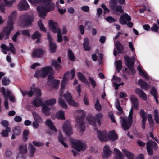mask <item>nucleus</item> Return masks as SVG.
<instances>
[{
  "label": "nucleus",
  "mask_w": 159,
  "mask_h": 159,
  "mask_svg": "<svg viewBox=\"0 0 159 159\" xmlns=\"http://www.w3.org/2000/svg\"><path fill=\"white\" fill-rule=\"evenodd\" d=\"M16 11H14L11 13L10 16H9L7 25L4 28L3 33L10 34L13 29L14 20L16 17Z\"/></svg>",
  "instance_id": "1"
},
{
  "label": "nucleus",
  "mask_w": 159,
  "mask_h": 159,
  "mask_svg": "<svg viewBox=\"0 0 159 159\" xmlns=\"http://www.w3.org/2000/svg\"><path fill=\"white\" fill-rule=\"evenodd\" d=\"M49 25L50 29L53 33L57 32V41L58 42H61L63 41L62 36L61 34L60 28L58 26V24L56 22H54L52 20H49Z\"/></svg>",
  "instance_id": "2"
},
{
  "label": "nucleus",
  "mask_w": 159,
  "mask_h": 159,
  "mask_svg": "<svg viewBox=\"0 0 159 159\" xmlns=\"http://www.w3.org/2000/svg\"><path fill=\"white\" fill-rule=\"evenodd\" d=\"M52 68L50 66L45 67L42 68L40 70H37L34 75V76L37 78L40 77L44 78L47 76L48 74L52 73Z\"/></svg>",
  "instance_id": "3"
},
{
  "label": "nucleus",
  "mask_w": 159,
  "mask_h": 159,
  "mask_svg": "<svg viewBox=\"0 0 159 159\" xmlns=\"http://www.w3.org/2000/svg\"><path fill=\"white\" fill-rule=\"evenodd\" d=\"M103 115L102 113H100L97 114L94 117L92 115H89L87 117V120L89 123L93 126H96V122L100 125H101V121L102 120Z\"/></svg>",
  "instance_id": "4"
},
{
  "label": "nucleus",
  "mask_w": 159,
  "mask_h": 159,
  "mask_svg": "<svg viewBox=\"0 0 159 159\" xmlns=\"http://www.w3.org/2000/svg\"><path fill=\"white\" fill-rule=\"evenodd\" d=\"M34 18L32 14H25L21 16L22 22L27 27L31 26L34 22Z\"/></svg>",
  "instance_id": "5"
},
{
  "label": "nucleus",
  "mask_w": 159,
  "mask_h": 159,
  "mask_svg": "<svg viewBox=\"0 0 159 159\" xmlns=\"http://www.w3.org/2000/svg\"><path fill=\"white\" fill-rule=\"evenodd\" d=\"M131 17L128 14H123L120 18L119 22L122 25H125L127 24L128 27L132 28L133 26V24L131 22H129L131 20Z\"/></svg>",
  "instance_id": "6"
},
{
  "label": "nucleus",
  "mask_w": 159,
  "mask_h": 159,
  "mask_svg": "<svg viewBox=\"0 0 159 159\" xmlns=\"http://www.w3.org/2000/svg\"><path fill=\"white\" fill-rule=\"evenodd\" d=\"M125 64L128 68L133 74L135 73V70L134 68L135 58L134 57L130 58L128 56H124Z\"/></svg>",
  "instance_id": "7"
},
{
  "label": "nucleus",
  "mask_w": 159,
  "mask_h": 159,
  "mask_svg": "<svg viewBox=\"0 0 159 159\" xmlns=\"http://www.w3.org/2000/svg\"><path fill=\"white\" fill-rule=\"evenodd\" d=\"M110 7L111 10L116 11L117 15H120L124 12V10L120 5H117V0H111Z\"/></svg>",
  "instance_id": "8"
},
{
  "label": "nucleus",
  "mask_w": 159,
  "mask_h": 159,
  "mask_svg": "<svg viewBox=\"0 0 159 159\" xmlns=\"http://www.w3.org/2000/svg\"><path fill=\"white\" fill-rule=\"evenodd\" d=\"M81 111L82 113V115L80 116L77 117L76 120L77 125L80 127V131L82 132H84L85 130V122L84 121L85 114L83 111L81 110Z\"/></svg>",
  "instance_id": "9"
},
{
  "label": "nucleus",
  "mask_w": 159,
  "mask_h": 159,
  "mask_svg": "<svg viewBox=\"0 0 159 159\" xmlns=\"http://www.w3.org/2000/svg\"><path fill=\"white\" fill-rule=\"evenodd\" d=\"M120 122L122 127L124 130L129 129L131 127L133 122V120H130L127 118L120 116Z\"/></svg>",
  "instance_id": "10"
},
{
  "label": "nucleus",
  "mask_w": 159,
  "mask_h": 159,
  "mask_svg": "<svg viewBox=\"0 0 159 159\" xmlns=\"http://www.w3.org/2000/svg\"><path fill=\"white\" fill-rule=\"evenodd\" d=\"M157 144L152 140H149L146 143V148L148 153L152 156L153 154V151L152 149L156 150L157 148Z\"/></svg>",
  "instance_id": "11"
},
{
  "label": "nucleus",
  "mask_w": 159,
  "mask_h": 159,
  "mask_svg": "<svg viewBox=\"0 0 159 159\" xmlns=\"http://www.w3.org/2000/svg\"><path fill=\"white\" fill-rule=\"evenodd\" d=\"M72 143V147L77 151H83L86 148V145L80 141H73Z\"/></svg>",
  "instance_id": "12"
},
{
  "label": "nucleus",
  "mask_w": 159,
  "mask_h": 159,
  "mask_svg": "<svg viewBox=\"0 0 159 159\" xmlns=\"http://www.w3.org/2000/svg\"><path fill=\"white\" fill-rule=\"evenodd\" d=\"M47 37L49 42V49L51 53H54L56 52L57 48V45L53 41V39L49 33H47Z\"/></svg>",
  "instance_id": "13"
},
{
  "label": "nucleus",
  "mask_w": 159,
  "mask_h": 159,
  "mask_svg": "<svg viewBox=\"0 0 159 159\" xmlns=\"http://www.w3.org/2000/svg\"><path fill=\"white\" fill-rule=\"evenodd\" d=\"M64 97L69 105L75 107L78 106V103L73 100L71 94L68 92L64 94Z\"/></svg>",
  "instance_id": "14"
},
{
  "label": "nucleus",
  "mask_w": 159,
  "mask_h": 159,
  "mask_svg": "<svg viewBox=\"0 0 159 159\" xmlns=\"http://www.w3.org/2000/svg\"><path fill=\"white\" fill-rule=\"evenodd\" d=\"M63 129L64 132L67 136H70L73 132L70 124L68 122L66 121L63 126Z\"/></svg>",
  "instance_id": "15"
},
{
  "label": "nucleus",
  "mask_w": 159,
  "mask_h": 159,
  "mask_svg": "<svg viewBox=\"0 0 159 159\" xmlns=\"http://www.w3.org/2000/svg\"><path fill=\"white\" fill-rule=\"evenodd\" d=\"M18 9L21 11H26L30 9V6L26 0L21 1L18 5Z\"/></svg>",
  "instance_id": "16"
},
{
  "label": "nucleus",
  "mask_w": 159,
  "mask_h": 159,
  "mask_svg": "<svg viewBox=\"0 0 159 159\" xmlns=\"http://www.w3.org/2000/svg\"><path fill=\"white\" fill-rule=\"evenodd\" d=\"M97 133L98 137L101 141L103 142L107 140V132L106 130H103L102 131L97 130Z\"/></svg>",
  "instance_id": "17"
},
{
  "label": "nucleus",
  "mask_w": 159,
  "mask_h": 159,
  "mask_svg": "<svg viewBox=\"0 0 159 159\" xmlns=\"http://www.w3.org/2000/svg\"><path fill=\"white\" fill-rule=\"evenodd\" d=\"M45 51L42 48H36L34 50L33 56L34 57L40 58L44 54Z\"/></svg>",
  "instance_id": "18"
},
{
  "label": "nucleus",
  "mask_w": 159,
  "mask_h": 159,
  "mask_svg": "<svg viewBox=\"0 0 159 159\" xmlns=\"http://www.w3.org/2000/svg\"><path fill=\"white\" fill-rule=\"evenodd\" d=\"M37 9L39 17L44 18L46 16V13L48 12L47 11L46 7L44 6H39L37 7Z\"/></svg>",
  "instance_id": "19"
},
{
  "label": "nucleus",
  "mask_w": 159,
  "mask_h": 159,
  "mask_svg": "<svg viewBox=\"0 0 159 159\" xmlns=\"http://www.w3.org/2000/svg\"><path fill=\"white\" fill-rule=\"evenodd\" d=\"M103 153L102 157L104 158H107L109 157L112 154V152L110 149V147L106 145L103 148Z\"/></svg>",
  "instance_id": "20"
},
{
  "label": "nucleus",
  "mask_w": 159,
  "mask_h": 159,
  "mask_svg": "<svg viewBox=\"0 0 159 159\" xmlns=\"http://www.w3.org/2000/svg\"><path fill=\"white\" fill-rule=\"evenodd\" d=\"M118 136L114 130L110 131L107 136V139L112 141H115L118 139Z\"/></svg>",
  "instance_id": "21"
},
{
  "label": "nucleus",
  "mask_w": 159,
  "mask_h": 159,
  "mask_svg": "<svg viewBox=\"0 0 159 159\" xmlns=\"http://www.w3.org/2000/svg\"><path fill=\"white\" fill-rule=\"evenodd\" d=\"M135 92L138 96L144 101L147 99L146 94L140 89L137 88L135 89Z\"/></svg>",
  "instance_id": "22"
},
{
  "label": "nucleus",
  "mask_w": 159,
  "mask_h": 159,
  "mask_svg": "<svg viewBox=\"0 0 159 159\" xmlns=\"http://www.w3.org/2000/svg\"><path fill=\"white\" fill-rule=\"evenodd\" d=\"M48 84L51 85L52 87L55 89H57L60 83L59 80L54 79L52 80H48L47 81Z\"/></svg>",
  "instance_id": "23"
},
{
  "label": "nucleus",
  "mask_w": 159,
  "mask_h": 159,
  "mask_svg": "<svg viewBox=\"0 0 159 159\" xmlns=\"http://www.w3.org/2000/svg\"><path fill=\"white\" fill-rule=\"evenodd\" d=\"M19 154L24 155L27 152V145L25 144H20L18 148Z\"/></svg>",
  "instance_id": "24"
},
{
  "label": "nucleus",
  "mask_w": 159,
  "mask_h": 159,
  "mask_svg": "<svg viewBox=\"0 0 159 159\" xmlns=\"http://www.w3.org/2000/svg\"><path fill=\"white\" fill-rule=\"evenodd\" d=\"M46 125L48 126L51 130L55 132H57L56 128L54 125L52 121L50 119H48L45 122Z\"/></svg>",
  "instance_id": "25"
},
{
  "label": "nucleus",
  "mask_w": 159,
  "mask_h": 159,
  "mask_svg": "<svg viewBox=\"0 0 159 159\" xmlns=\"http://www.w3.org/2000/svg\"><path fill=\"white\" fill-rule=\"evenodd\" d=\"M78 77L79 79L83 83L86 84L87 85L90 86V84L89 83L87 80L86 79L85 77L83 75L81 72L78 73Z\"/></svg>",
  "instance_id": "26"
},
{
  "label": "nucleus",
  "mask_w": 159,
  "mask_h": 159,
  "mask_svg": "<svg viewBox=\"0 0 159 159\" xmlns=\"http://www.w3.org/2000/svg\"><path fill=\"white\" fill-rule=\"evenodd\" d=\"M139 83L140 85L141 88L146 90H148L149 88V85L143 80L140 79L139 80Z\"/></svg>",
  "instance_id": "27"
},
{
  "label": "nucleus",
  "mask_w": 159,
  "mask_h": 159,
  "mask_svg": "<svg viewBox=\"0 0 159 159\" xmlns=\"http://www.w3.org/2000/svg\"><path fill=\"white\" fill-rule=\"evenodd\" d=\"M28 148L29 150V156L30 157H32L35 152L36 148L30 143L28 145Z\"/></svg>",
  "instance_id": "28"
},
{
  "label": "nucleus",
  "mask_w": 159,
  "mask_h": 159,
  "mask_svg": "<svg viewBox=\"0 0 159 159\" xmlns=\"http://www.w3.org/2000/svg\"><path fill=\"white\" fill-rule=\"evenodd\" d=\"M122 151L124 153L128 159H134L135 157V155L134 154L126 149H122Z\"/></svg>",
  "instance_id": "29"
},
{
  "label": "nucleus",
  "mask_w": 159,
  "mask_h": 159,
  "mask_svg": "<svg viewBox=\"0 0 159 159\" xmlns=\"http://www.w3.org/2000/svg\"><path fill=\"white\" fill-rule=\"evenodd\" d=\"M130 99L132 103V106L134 108H136L138 106V99L134 95H132L130 96Z\"/></svg>",
  "instance_id": "30"
},
{
  "label": "nucleus",
  "mask_w": 159,
  "mask_h": 159,
  "mask_svg": "<svg viewBox=\"0 0 159 159\" xmlns=\"http://www.w3.org/2000/svg\"><path fill=\"white\" fill-rule=\"evenodd\" d=\"M50 108L46 105L43 104L42 106L41 110L43 113L46 116H48L51 114L50 112Z\"/></svg>",
  "instance_id": "31"
},
{
  "label": "nucleus",
  "mask_w": 159,
  "mask_h": 159,
  "mask_svg": "<svg viewBox=\"0 0 159 159\" xmlns=\"http://www.w3.org/2000/svg\"><path fill=\"white\" fill-rule=\"evenodd\" d=\"M32 104L36 107H38L44 104L42 100L40 99L35 98L32 102Z\"/></svg>",
  "instance_id": "32"
},
{
  "label": "nucleus",
  "mask_w": 159,
  "mask_h": 159,
  "mask_svg": "<svg viewBox=\"0 0 159 159\" xmlns=\"http://www.w3.org/2000/svg\"><path fill=\"white\" fill-rule=\"evenodd\" d=\"M115 45L118 52L120 53H122L124 50L123 45L119 41H117Z\"/></svg>",
  "instance_id": "33"
},
{
  "label": "nucleus",
  "mask_w": 159,
  "mask_h": 159,
  "mask_svg": "<svg viewBox=\"0 0 159 159\" xmlns=\"http://www.w3.org/2000/svg\"><path fill=\"white\" fill-rule=\"evenodd\" d=\"M84 40L83 48L84 50L86 51L90 50V48L88 46L89 44V40L88 38L87 37L84 38Z\"/></svg>",
  "instance_id": "34"
},
{
  "label": "nucleus",
  "mask_w": 159,
  "mask_h": 159,
  "mask_svg": "<svg viewBox=\"0 0 159 159\" xmlns=\"http://www.w3.org/2000/svg\"><path fill=\"white\" fill-rule=\"evenodd\" d=\"M114 152L116 154V159H123L124 157V155L117 148H114Z\"/></svg>",
  "instance_id": "35"
},
{
  "label": "nucleus",
  "mask_w": 159,
  "mask_h": 159,
  "mask_svg": "<svg viewBox=\"0 0 159 159\" xmlns=\"http://www.w3.org/2000/svg\"><path fill=\"white\" fill-rule=\"evenodd\" d=\"M44 6L46 7L47 11L48 12L53 11L55 8L54 4L51 3L45 5Z\"/></svg>",
  "instance_id": "36"
},
{
  "label": "nucleus",
  "mask_w": 159,
  "mask_h": 159,
  "mask_svg": "<svg viewBox=\"0 0 159 159\" xmlns=\"http://www.w3.org/2000/svg\"><path fill=\"white\" fill-rule=\"evenodd\" d=\"M29 131L28 129H25L23 132L22 138L24 142H26L28 139Z\"/></svg>",
  "instance_id": "37"
},
{
  "label": "nucleus",
  "mask_w": 159,
  "mask_h": 159,
  "mask_svg": "<svg viewBox=\"0 0 159 159\" xmlns=\"http://www.w3.org/2000/svg\"><path fill=\"white\" fill-rule=\"evenodd\" d=\"M115 63L116 69L118 72H119L122 67V61L120 60L116 61L115 62Z\"/></svg>",
  "instance_id": "38"
},
{
  "label": "nucleus",
  "mask_w": 159,
  "mask_h": 159,
  "mask_svg": "<svg viewBox=\"0 0 159 159\" xmlns=\"http://www.w3.org/2000/svg\"><path fill=\"white\" fill-rule=\"evenodd\" d=\"M58 141L63 145L64 147L67 148L68 147V145L67 144L64 142V139L61 133H59L58 136Z\"/></svg>",
  "instance_id": "39"
},
{
  "label": "nucleus",
  "mask_w": 159,
  "mask_h": 159,
  "mask_svg": "<svg viewBox=\"0 0 159 159\" xmlns=\"http://www.w3.org/2000/svg\"><path fill=\"white\" fill-rule=\"evenodd\" d=\"M51 65L54 67L56 70H59L61 68V66L58 64L56 60H53L52 61Z\"/></svg>",
  "instance_id": "40"
},
{
  "label": "nucleus",
  "mask_w": 159,
  "mask_h": 159,
  "mask_svg": "<svg viewBox=\"0 0 159 159\" xmlns=\"http://www.w3.org/2000/svg\"><path fill=\"white\" fill-rule=\"evenodd\" d=\"M68 57L69 59L72 61H75V57L74 54L71 49L68 50Z\"/></svg>",
  "instance_id": "41"
},
{
  "label": "nucleus",
  "mask_w": 159,
  "mask_h": 159,
  "mask_svg": "<svg viewBox=\"0 0 159 159\" xmlns=\"http://www.w3.org/2000/svg\"><path fill=\"white\" fill-rule=\"evenodd\" d=\"M58 103L59 105L63 108L67 109V106L64 101L62 100L61 98H58Z\"/></svg>",
  "instance_id": "42"
},
{
  "label": "nucleus",
  "mask_w": 159,
  "mask_h": 159,
  "mask_svg": "<svg viewBox=\"0 0 159 159\" xmlns=\"http://www.w3.org/2000/svg\"><path fill=\"white\" fill-rule=\"evenodd\" d=\"M10 127H7L5 130H3L1 132V135L3 137H7L8 135V132H11Z\"/></svg>",
  "instance_id": "43"
},
{
  "label": "nucleus",
  "mask_w": 159,
  "mask_h": 159,
  "mask_svg": "<svg viewBox=\"0 0 159 159\" xmlns=\"http://www.w3.org/2000/svg\"><path fill=\"white\" fill-rule=\"evenodd\" d=\"M139 114L140 117L142 118V119H147L146 112H145L144 109H140L139 112Z\"/></svg>",
  "instance_id": "44"
},
{
  "label": "nucleus",
  "mask_w": 159,
  "mask_h": 159,
  "mask_svg": "<svg viewBox=\"0 0 159 159\" xmlns=\"http://www.w3.org/2000/svg\"><path fill=\"white\" fill-rule=\"evenodd\" d=\"M154 119L157 124H159V114L157 109L154 110Z\"/></svg>",
  "instance_id": "45"
},
{
  "label": "nucleus",
  "mask_w": 159,
  "mask_h": 159,
  "mask_svg": "<svg viewBox=\"0 0 159 159\" xmlns=\"http://www.w3.org/2000/svg\"><path fill=\"white\" fill-rule=\"evenodd\" d=\"M38 24L41 30L44 32H46V30L45 29L44 25L42 22V20H40L38 21Z\"/></svg>",
  "instance_id": "46"
},
{
  "label": "nucleus",
  "mask_w": 159,
  "mask_h": 159,
  "mask_svg": "<svg viewBox=\"0 0 159 159\" xmlns=\"http://www.w3.org/2000/svg\"><path fill=\"white\" fill-rule=\"evenodd\" d=\"M11 81L9 79L6 77H4L2 80V84L4 86L8 85Z\"/></svg>",
  "instance_id": "47"
},
{
  "label": "nucleus",
  "mask_w": 159,
  "mask_h": 159,
  "mask_svg": "<svg viewBox=\"0 0 159 159\" xmlns=\"http://www.w3.org/2000/svg\"><path fill=\"white\" fill-rule=\"evenodd\" d=\"M56 100L54 98L49 99L48 100L45 101V103L46 105H53L56 103Z\"/></svg>",
  "instance_id": "48"
},
{
  "label": "nucleus",
  "mask_w": 159,
  "mask_h": 159,
  "mask_svg": "<svg viewBox=\"0 0 159 159\" xmlns=\"http://www.w3.org/2000/svg\"><path fill=\"white\" fill-rule=\"evenodd\" d=\"M33 115L35 121L40 122L42 120V118L36 112L33 113Z\"/></svg>",
  "instance_id": "49"
},
{
  "label": "nucleus",
  "mask_w": 159,
  "mask_h": 159,
  "mask_svg": "<svg viewBox=\"0 0 159 159\" xmlns=\"http://www.w3.org/2000/svg\"><path fill=\"white\" fill-rule=\"evenodd\" d=\"M95 107L96 109L98 111H101L102 108V107L100 104L99 101L97 98L95 104Z\"/></svg>",
  "instance_id": "50"
},
{
  "label": "nucleus",
  "mask_w": 159,
  "mask_h": 159,
  "mask_svg": "<svg viewBox=\"0 0 159 159\" xmlns=\"http://www.w3.org/2000/svg\"><path fill=\"white\" fill-rule=\"evenodd\" d=\"M41 34L38 32L37 31H35L31 36V38L33 39H38L41 38Z\"/></svg>",
  "instance_id": "51"
},
{
  "label": "nucleus",
  "mask_w": 159,
  "mask_h": 159,
  "mask_svg": "<svg viewBox=\"0 0 159 159\" xmlns=\"http://www.w3.org/2000/svg\"><path fill=\"white\" fill-rule=\"evenodd\" d=\"M88 80L91 85L94 88H95L96 86V82L94 79L92 77H89Z\"/></svg>",
  "instance_id": "52"
},
{
  "label": "nucleus",
  "mask_w": 159,
  "mask_h": 159,
  "mask_svg": "<svg viewBox=\"0 0 159 159\" xmlns=\"http://www.w3.org/2000/svg\"><path fill=\"white\" fill-rule=\"evenodd\" d=\"M150 93L154 98L155 97L158 96L157 91L155 87H153L152 88L150 92Z\"/></svg>",
  "instance_id": "53"
},
{
  "label": "nucleus",
  "mask_w": 159,
  "mask_h": 159,
  "mask_svg": "<svg viewBox=\"0 0 159 159\" xmlns=\"http://www.w3.org/2000/svg\"><path fill=\"white\" fill-rule=\"evenodd\" d=\"M159 27L157 24L156 23H154L153 25L150 28V30L153 32H157L158 31Z\"/></svg>",
  "instance_id": "54"
},
{
  "label": "nucleus",
  "mask_w": 159,
  "mask_h": 159,
  "mask_svg": "<svg viewBox=\"0 0 159 159\" xmlns=\"http://www.w3.org/2000/svg\"><path fill=\"white\" fill-rule=\"evenodd\" d=\"M13 133L16 135H19L21 132V130L19 127H15L13 130Z\"/></svg>",
  "instance_id": "55"
},
{
  "label": "nucleus",
  "mask_w": 159,
  "mask_h": 159,
  "mask_svg": "<svg viewBox=\"0 0 159 159\" xmlns=\"http://www.w3.org/2000/svg\"><path fill=\"white\" fill-rule=\"evenodd\" d=\"M139 74L146 80H148L149 79V77L147 74L146 72L143 71L142 70L139 72Z\"/></svg>",
  "instance_id": "56"
},
{
  "label": "nucleus",
  "mask_w": 159,
  "mask_h": 159,
  "mask_svg": "<svg viewBox=\"0 0 159 159\" xmlns=\"http://www.w3.org/2000/svg\"><path fill=\"white\" fill-rule=\"evenodd\" d=\"M30 30L29 29L23 30L21 31V34L27 36L29 37H30Z\"/></svg>",
  "instance_id": "57"
},
{
  "label": "nucleus",
  "mask_w": 159,
  "mask_h": 159,
  "mask_svg": "<svg viewBox=\"0 0 159 159\" xmlns=\"http://www.w3.org/2000/svg\"><path fill=\"white\" fill-rule=\"evenodd\" d=\"M148 119L149 123L150 125L153 126L154 125V121L153 120L152 115L151 114H148Z\"/></svg>",
  "instance_id": "58"
},
{
  "label": "nucleus",
  "mask_w": 159,
  "mask_h": 159,
  "mask_svg": "<svg viewBox=\"0 0 159 159\" xmlns=\"http://www.w3.org/2000/svg\"><path fill=\"white\" fill-rule=\"evenodd\" d=\"M106 20L109 23H112L116 21V19L111 16H109L106 18Z\"/></svg>",
  "instance_id": "59"
},
{
  "label": "nucleus",
  "mask_w": 159,
  "mask_h": 159,
  "mask_svg": "<svg viewBox=\"0 0 159 159\" xmlns=\"http://www.w3.org/2000/svg\"><path fill=\"white\" fill-rule=\"evenodd\" d=\"M20 31H17L16 32L14 36L12 37V39L15 42H17V36L20 34Z\"/></svg>",
  "instance_id": "60"
},
{
  "label": "nucleus",
  "mask_w": 159,
  "mask_h": 159,
  "mask_svg": "<svg viewBox=\"0 0 159 159\" xmlns=\"http://www.w3.org/2000/svg\"><path fill=\"white\" fill-rule=\"evenodd\" d=\"M116 108L118 110V111L120 112V113H119V114H121L123 112V110L121 107L120 106L119 102L116 105Z\"/></svg>",
  "instance_id": "61"
},
{
  "label": "nucleus",
  "mask_w": 159,
  "mask_h": 159,
  "mask_svg": "<svg viewBox=\"0 0 159 159\" xmlns=\"http://www.w3.org/2000/svg\"><path fill=\"white\" fill-rule=\"evenodd\" d=\"M28 1L33 5H36L38 3L43 2V0H28Z\"/></svg>",
  "instance_id": "62"
},
{
  "label": "nucleus",
  "mask_w": 159,
  "mask_h": 159,
  "mask_svg": "<svg viewBox=\"0 0 159 159\" xmlns=\"http://www.w3.org/2000/svg\"><path fill=\"white\" fill-rule=\"evenodd\" d=\"M58 117L60 119L62 120L65 119L64 112L63 111H59Z\"/></svg>",
  "instance_id": "63"
},
{
  "label": "nucleus",
  "mask_w": 159,
  "mask_h": 159,
  "mask_svg": "<svg viewBox=\"0 0 159 159\" xmlns=\"http://www.w3.org/2000/svg\"><path fill=\"white\" fill-rule=\"evenodd\" d=\"M85 25L87 28L88 30H90L92 27V23L89 21H86Z\"/></svg>",
  "instance_id": "64"
}]
</instances>
